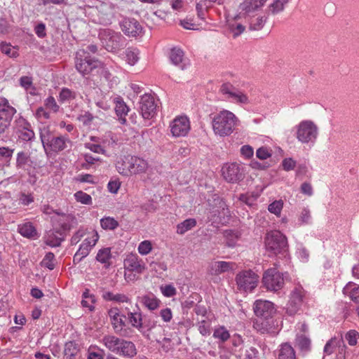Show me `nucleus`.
I'll return each instance as SVG.
<instances>
[{"mask_svg": "<svg viewBox=\"0 0 359 359\" xmlns=\"http://www.w3.org/2000/svg\"><path fill=\"white\" fill-rule=\"evenodd\" d=\"M240 121L231 111L223 109L212 117V128L215 135L224 137L231 135Z\"/></svg>", "mask_w": 359, "mask_h": 359, "instance_id": "obj_1", "label": "nucleus"}, {"mask_svg": "<svg viewBox=\"0 0 359 359\" xmlns=\"http://www.w3.org/2000/svg\"><path fill=\"white\" fill-rule=\"evenodd\" d=\"M100 342L111 352L123 357L132 358L136 355L135 344L112 334L102 337Z\"/></svg>", "mask_w": 359, "mask_h": 359, "instance_id": "obj_2", "label": "nucleus"}, {"mask_svg": "<svg viewBox=\"0 0 359 359\" xmlns=\"http://www.w3.org/2000/svg\"><path fill=\"white\" fill-rule=\"evenodd\" d=\"M254 311L257 316L263 318L261 322L257 320L255 323V328L262 333L267 332L269 329L263 325L269 323L267 320L276 311L273 304L266 300H257L254 304Z\"/></svg>", "mask_w": 359, "mask_h": 359, "instance_id": "obj_3", "label": "nucleus"}, {"mask_svg": "<svg viewBox=\"0 0 359 359\" xmlns=\"http://www.w3.org/2000/svg\"><path fill=\"white\" fill-rule=\"evenodd\" d=\"M102 62L89 55L88 51L79 50L76 53L75 67L83 76L90 74L95 69L100 67Z\"/></svg>", "mask_w": 359, "mask_h": 359, "instance_id": "obj_4", "label": "nucleus"}, {"mask_svg": "<svg viewBox=\"0 0 359 359\" xmlns=\"http://www.w3.org/2000/svg\"><path fill=\"white\" fill-rule=\"evenodd\" d=\"M99 37L104 48L110 52H116L126 46V39L121 34L111 29L100 31Z\"/></svg>", "mask_w": 359, "mask_h": 359, "instance_id": "obj_5", "label": "nucleus"}, {"mask_svg": "<svg viewBox=\"0 0 359 359\" xmlns=\"http://www.w3.org/2000/svg\"><path fill=\"white\" fill-rule=\"evenodd\" d=\"M265 245L267 251L274 255L284 253L287 250V238L279 231L269 232L265 238Z\"/></svg>", "mask_w": 359, "mask_h": 359, "instance_id": "obj_6", "label": "nucleus"}, {"mask_svg": "<svg viewBox=\"0 0 359 359\" xmlns=\"http://www.w3.org/2000/svg\"><path fill=\"white\" fill-rule=\"evenodd\" d=\"M318 134V128L311 121H302L297 126L296 137L303 144L313 143Z\"/></svg>", "mask_w": 359, "mask_h": 359, "instance_id": "obj_7", "label": "nucleus"}, {"mask_svg": "<svg viewBox=\"0 0 359 359\" xmlns=\"http://www.w3.org/2000/svg\"><path fill=\"white\" fill-rule=\"evenodd\" d=\"M99 238L100 236L97 231L91 230L88 231L87 236L85 237L73 257L74 263L78 264L81 262L83 258L86 257L96 245Z\"/></svg>", "mask_w": 359, "mask_h": 359, "instance_id": "obj_8", "label": "nucleus"}, {"mask_svg": "<svg viewBox=\"0 0 359 359\" xmlns=\"http://www.w3.org/2000/svg\"><path fill=\"white\" fill-rule=\"evenodd\" d=\"M262 283L268 290L277 292L284 285L283 274L276 268L269 269L264 272Z\"/></svg>", "mask_w": 359, "mask_h": 359, "instance_id": "obj_9", "label": "nucleus"}, {"mask_svg": "<svg viewBox=\"0 0 359 359\" xmlns=\"http://www.w3.org/2000/svg\"><path fill=\"white\" fill-rule=\"evenodd\" d=\"M219 92L226 99L233 103L238 104H248L250 103L248 96L243 91L236 88L230 83H223L220 86Z\"/></svg>", "mask_w": 359, "mask_h": 359, "instance_id": "obj_10", "label": "nucleus"}, {"mask_svg": "<svg viewBox=\"0 0 359 359\" xmlns=\"http://www.w3.org/2000/svg\"><path fill=\"white\" fill-rule=\"evenodd\" d=\"M259 276L252 270L243 271L236 277V282L239 290L252 291L257 285Z\"/></svg>", "mask_w": 359, "mask_h": 359, "instance_id": "obj_11", "label": "nucleus"}, {"mask_svg": "<svg viewBox=\"0 0 359 359\" xmlns=\"http://www.w3.org/2000/svg\"><path fill=\"white\" fill-rule=\"evenodd\" d=\"M169 129L173 137H186L191 130L190 121L186 116H176L170 122Z\"/></svg>", "mask_w": 359, "mask_h": 359, "instance_id": "obj_12", "label": "nucleus"}, {"mask_svg": "<svg viewBox=\"0 0 359 359\" xmlns=\"http://www.w3.org/2000/svg\"><path fill=\"white\" fill-rule=\"evenodd\" d=\"M304 297L305 291L302 286H296L292 290L286 306V312L288 315L294 316L301 310Z\"/></svg>", "mask_w": 359, "mask_h": 359, "instance_id": "obj_13", "label": "nucleus"}, {"mask_svg": "<svg viewBox=\"0 0 359 359\" xmlns=\"http://www.w3.org/2000/svg\"><path fill=\"white\" fill-rule=\"evenodd\" d=\"M222 174L227 182L236 183L244 178V169L241 164L236 162L225 163L222 168Z\"/></svg>", "mask_w": 359, "mask_h": 359, "instance_id": "obj_14", "label": "nucleus"}, {"mask_svg": "<svg viewBox=\"0 0 359 359\" xmlns=\"http://www.w3.org/2000/svg\"><path fill=\"white\" fill-rule=\"evenodd\" d=\"M123 266L125 269L124 277L126 280H128L130 276V275L128 276H127L126 271L141 274L146 270V264L135 253H130L126 255L123 260Z\"/></svg>", "mask_w": 359, "mask_h": 359, "instance_id": "obj_15", "label": "nucleus"}, {"mask_svg": "<svg viewBox=\"0 0 359 359\" xmlns=\"http://www.w3.org/2000/svg\"><path fill=\"white\" fill-rule=\"evenodd\" d=\"M157 104L154 95L149 93L144 94L139 102V110L144 119L153 118L156 114Z\"/></svg>", "mask_w": 359, "mask_h": 359, "instance_id": "obj_16", "label": "nucleus"}, {"mask_svg": "<svg viewBox=\"0 0 359 359\" xmlns=\"http://www.w3.org/2000/svg\"><path fill=\"white\" fill-rule=\"evenodd\" d=\"M16 109L5 98H0V134L8 127Z\"/></svg>", "mask_w": 359, "mask_h": 359, "instance_id": "obj_17", "label": "nucleus"}, {"mask_svg": "<svg viewBox=\"0 0 359 359\" xmlns=\"http://www.w3.org/2000/svg\"><path fill=\"white\" fill-rule=\"evenodd\" d=\"M15 128L18 137L23 141H31L35 137L31 124L22 116L15 121Z\"/></svg>", "mask_w": 359, "mask_h": 359, "instance_id": "obj_18", "label": "nucleus"}, {"mask_svg": "<svg viewBox=\"0 0 359 359\" xmlns=\"http://www.w3.org/2000/svg\"><path fill=\"white\" fill-rule=\"evenodd\" d=\"M122 32L128 36L136 37L142 33V27L134 18H125L120 22Z\"/></svg>", "mask_w": 359, "mask_h": 359, "instance_id": "obj_19", "label": "nucleus"}, {"mask_svg": "<svg viewBox=\"0 0 359 359\" xmlns=\"http://www.w3.org/2000/svg\"><path fill=\"white\" fill-rule=\"evenodd\" d=\"M267 0H244L239 5V9L245 15L250 16L251 14L259 11L265 5Z\"/></svg>", "mask_w": 359, "mask_h": 359, "instance_id": "obj_20", "label": "nucleus"}, {"mask_svg": "<svg viewBox=\"0 0 359 359\" xmlns=\"http://www.w3.org/2000/svg\"><path fill=\"white\" fill-rule=\"evenodd\" d=\"M108 316L115 332H120L125 325V316L121 315L119 309L116 307L110 309L108 311Z\"/></svg>", "mask_w": 359, "mask_h": 359, "instance_id": "obj_21", "label": "nucleus"}, {"mask_svg": "<svg viewBox=\"0 0 359 359\" xmlns=\"http://www.w3.org/2000/svg\"><path fill=\"white\" fill-rule=\"evenodd\" d=\"M130 176L146 172L149 167L147 161L142 158L131 156Z\"/></svg>", "mask_w": 359, "mask_h": 359, "instance_id": "obj_22", "label": "nucleus"}, {"mask_svg": "<svg viewBox=\"0 0 359 359\" xmlns=\"http://www.w3.org/2000/svg\"><path fill=\"white\" fill-rule=\"evenodd\" d=\"M236 264L234 262L218 261L214 262L211 266L212 273L214 274H220L236 269Z\"/></svg>", "mask_w": 359, "mask_h": 359, "instance_id": "obj_23", "label": "nucleus"}, {"mask_svg": "<svg viewBox=\"0 0 359 359\" xmlns=\"http://www.w3.org/2000/svg\"><path fill=\"white\" fill-rule=\"evenodd\" d=\"M127 315L128 321L131 326L144 334V327L142 323L141 312L140 311L134 312L128 311Z\"/></svg>", "mask_w": 359, "mask_h": 359, "instance_id": "obj_24", "label": "nucleus"}, {"mask_svg": "<svg viewBox=\"0 0 359 359\" xmlns=\"http://www.w3.org/2000/svg\"><path fill=\"white\" fill-rule=\"evenodd\" d=\"M344 295L348 297L353 302L359 304V285L353 283H348L343 289Z\"/></svg>", "mask_w": 359, "mask_h": 359, "instance_id": "obj_25", "label": "nucleus"}, {"mask_svg": "<svg viewBox=\"0 0 359 359\" xmlns=\"http://www.w3.org/2000/svg\"><path fill=\"white\" fill-rule=\"evenodd\" d=\"M169 58L172 64L178 66L182 69L185 67L184 63V52L178 48H173L170 50Z\"/></svg>", "mask_w": 359, "mask_h": 359, "instance_id": "obj_26", "label": "nucleus"}, {"mask_svg": "<svg viewBox=\"0 0 359 359\" xmlns=\"http://www.w3.org/2000/svg\"><path fill=\"white\" fill-rule=\"evenodd\" d=\"M67 143H70V140L68 137L65 136H60L57 137H53L50 140L48 145L50 146L52 151L58 152L67 148Z\"/></svg>", "mask_w": 359, "mask_h": 359, "instance_id": "obj_27", "label": "nucleus"}, {"mask_svg": "<svg viewBox=\"0 0 359 359\" xmlns=\"http://www.w3.org/2000/svg\"><path fill=\"white\" fill-rule=\"evenodd\" d=\"M140 302L151 311L157 309L161 304V301L153 294H149L142 297Z\"/></svg>", "mask_w": 359, "mask_h": 359, "instance_id": "obj_28", "label": "nucleus"}, {"mask_svg": "<svg viewBox=\"0 0 359 359\" xmlns=\"http://www.w3.org/2000/svg\"><path fill=\"white\" fill-rule=\"evenodd\" d=\"M131 163V156H124L116 163V168L119 174L123 176H130V166Z\"/></svg>", "mask_w": 359, "mask_h": 359, "instance_id": "obj_29", "label": "nucleus"}, {"mask_svg": "<svg viewBox=\"0 0 359 359\" xmlns=\"http://www.w3.org/2000/svg\"><path fill=\"white\" fill-rule=\"evenodd\" d=\"M241 18V15H236L233 20L229 21L228 23V26L230 32L232 33L233 36L236 38L240 36L243 32L245 30V27L241 23L238 22L237 20Z\"/></svg>", "mask_w": 359, "mask_h": 359, "instance_id": "obj_30", "label": "nucleus"}, {"mask_svg": "<svg viewBox=\"0 0 359 359\" xmlns=\"http://www.w3.org/2000/svg\"><path fill=\"white\" fill-rule=\"evenodd\" d=\"M278 359H295V352L288 343L282 344L278 350Z\"/></svg>", "mask_w": 359, "mask_h": 359, "instance_id": "obj_31", "label": "nucleus"}, {"mask_svg": "<svg viewBox=\"0 0 359 359\" xmlns=\"http://www.w3.org/2000/svg\"><path fill=\"white\" fill-rule=\"evenodd\" d=\"M115 111L119 117V121L121 123H125L126 121L125 117L129 111V108L123 101L118 100L116 102Z\"/></svg>", "mask_w": 359, "mask_h": 359, "instance_id": "obj_32", "label": "nucleus"}, {"mask_svg": "<svg viewBox=\"0 0 359 359\" xmlns=\"http://www.w3.org/2000/svg\"><path fill=\"white\" fill-rule=\"evenodd\" d=\"M196 220L194 218L187 219L177 225V233L180 235L184 234L187 231L196 226Z\"/></svg>", "mask_w": 359, "mask_h": 359, "instance_id": "obj_33", "label": "nucleus"}, {"mask_svg": "<svg viewBox=\"0 0 359 359\" xmlns=\"http://www.w3.org/2000/svg\"><path fill=\"white\" fill-rule=\"evenodd\" d=\"M111 258V249L104 248L98 250L96 255L97 262L105 264L107 266L110 265V259Z\"/></svg>", "mask_w": 359, "mask_h": 359, "instance_id": "obj_34", "label": "nucleus"}, {"mask_svg": "<svg viewBox=\"0 0 359 359\" xmlns=\"http://www.w3.org/2000/svg\"><path fill=\"white\" fill-rule=\"evenodd\" d=\"M18 231L22 236L27 238H34L36 235V229L29 222L19 225Z\"/></svg>", "mask_w": 359, "mask_h": 359, "instance_id": "obj_35", "label": "nucleus"}, {"mask_svg": "<svg viewBox=\"0 0 359 359\" xmlns=\"http://www.w3.org/2000/svg\"><path fill=\"white\" fill-rule=\"evenodd\" d=\"M290 0H273V2L269 5L267 12L273 15H276L284 10L285 6Z\"/></svg>", "mask_w": 359, "mask_h": 359, "instance_id": "obj_36", "label": "nucleus"}, {"mask_svg": "<svg viewBox=\"0 0 359 359\" xmlns=\"http://www.w3.org/2000/svg\"><path fill=\"white\" fill-rule=\"evenodd\" d=\"M83 300L81 301V304L83 307L88 308L90 311H93L95 309L94 304L95 303V297L90 294L88 290H86V291L83 293Z\"/></svg>", "mask_w": 359, "mask_h": 359, "instance_id": "obj_37", "label": "nucleus"}, {"mask_svg": "<svg viewBox=\"0 0 359 359\" xmlns=\"http://www.w3.org/2000/svg\"><path fill=\"white\" fill-rule=\"evenodd\" d=\"M100 225L104 230H114L118 226V222L113 217H105L100 219Z\"/></svg>", "mask_w": 359, "mask_h": 359, "instance_id": "obj_38", "label": "nucleus"}, {"mask_svg": "<svg viewBox=\"0 0 359 359\" xmlns=\"http://www.w3.org/2000/svg\"><path fill=\"white\" fill-rule=\"evenodd\" d=\"M267 18L264 16H259L255 19L251 20L249 23V28L250 30L258 31L262 29L266 22Z\"/></svg>", "mask_w": 359, "mask_h": 359, "instance_id": "obj_39", "label": "nucleus"}, {"mask_svg": "<svg viewBox=\"0 0 359 359\" xmlns=\"http://www.w3.org/2000/svg\"><path fill=\"white\" fill-rule=\"evenodd\" d=\"M213 337L219 339L222 342H224L229 339L230 334L224 326H220L215 329Z\"/></svg>", "mask_w": 359, "mask_h": 359, "instance_id": "obj_40", "label": "nucleus"}, {"mask_svg": "<svg viewBox=\"0 0 359 359\" xmlns=\"http://www.w3.org/2000/svg\"><path fill=\"white\" fill-rule=\"evenodd\" d=\"M76 97L75 92L69 88H64L61 90L59 95V100L61 102H69Z\"/></svg>", "mask_w": 359, "mask_h": 359, "instance_id": "obj_41", "label": "nucleus"}, {"mask_svg": "<svg viewBox=\"0 0 359 359\" xmlns=\"http://www.w3.org/2000/svg\"><path fill=\"white\" fill-rule=\"evenodd\" d=\"M78 353L76 345L73 341L67 342L65 345V356L66 359H72Z\"/></svg>", "mask_w": 359, "mask_h": 359, "instance_id": "obj_42", "label": "nucleus"}, {"mask_svg": "<svg viewBox=\"0 0 359 359\" xmlns=\"http://www.w3.org/2000/svg\"><path fill=\"white\" fill-rule=\"evenodd\" d=\"M126 58L129 65H134L139 60V51L136 49L128 48L126 50Z\"/></svg>", "mask_w": 359, "mask_h": 359, "instance_id": "obj_43", "label": "nucleus"}, {"mask_svg": "<svg viewBox=\"0 0 359 359\" xmlns=\"http://www.w3.org/2000/svg\"><path fill=\"white\" fill-rule=\"evenodd\" d=\"M224 236L226 238V245L230 248L235 247L238 240V235L237 233L231 230H227L224 232Z\"/></svg>", "mask_w": 359, "mask_h": 359, "instance_id": "obj_44", "label": "nucleus"}, {"mask_svg": "<svg viewBox=\"0 0 359 359\" xmlns=\"http://www.w3.org/2000/svg\"><path fill=\"white\" fill-rule=\"evenodd\" d=\"M74 198L77 202L82 204L90 205L92 203L91 196L82 191H76L74 194Z\"/></svg>", "mask_w": 359, "mask_h": 359, "instance_id": "obj_45", "label": "nucleus"}, {"mask_svg": "<svg viewBox=\"0 0 359 359\" xmlns=\"http://www.w3.org/2000/svg\"><path fill=\"white\" fill-rule=\"evenodd\" d=\"M283 208V202L282 200H277L269 205L268 210L276 216H280Z\"/></svg>", "mask_w": 359, "mask_h": 359, "instance_id": "obj_46", "label": "nucleus"}, {"mask_svg": "<svg viewBox=\"0 0 359 359\" xmlns=\"http://www.w3.org/2000/svg\"><path fill=\"white\" fill-rule=\"evenodd\" d=\"M62 239L56 236L53 232H50L45 237V243L50 247H57L60 245Z\"/></svg>", "mask_w": 359, "mask_h": 359, "instance_id": "obj_47", "label": "nucleus"}, {"mask_svg": "<svg viewBox=\"0 0 359 359\" xmlns=\"http://www.w3.org/2000/svg\"><path fill=\"white\" fill-rule=\"evenodd\" d=\"M29 156L24 151L19 152L17 155L16 166L18 168L25 169L29 162Z\"/></svg>", "mask_w": 359, "mask_h": 359, "instance_id": "obj_48", "label": "nucleus"}, {"mask_svg": "<svg viewBox=\"0 0 359 359\" xmlns=\"http://www.w3.org/2000/svg\"><path fill=\"white\" fill-rule=\"evenodd\" d=\"M138 252L142 255H147L152 250V245L150 241H144L140 243L137 247Z\"/></svg>", "mask_w": 359, "mask_h": 359, "instance_id": "obj_49", "label": "nucleus"}, {"mask_svg": "<svg viewBox=\"0 0 359 359\" xmlns=\"http://www.w3.org/2000/svg\"><path fill=\"white\" fill-rule=\"evenodd\" d=\"M311 220V211L308 208H304L299 216L300 225L308 224Z\"/></svg>", "mask_w": 359, "mask_h": 359, "instance_id": "obj_50", "label": "nucleus"}, {"mask_svg": "<svg viewBox=\"0 0 359 359\" xmlns=\"http://www.w3.org/2000/svg\"><path fill=\"white\" fill-rule=\"evenodd\" d=\"M297 343L302 351H307L310 349L311 340L304 335L299 336L297 338Z\"/></svg>", "mask_w": 359, "mask_h": 359, "instance_id": "obj_51", "label": "nucleus"}, {"mask_svg": "<svg viewBox=\"0 0 359 359\" xmlns=\"http://www.w3.org/2000/svg\"><path fill=\"white\" fill-rule=\"evenodd\" d=\"M42 265L45 267H47L50 270H53L55 268V256L53 253L48 252L44 258L42 260Z\"/></svg>", "mask_w": 359, "mask_h": 359, "instance_id": "obj_52", "label": "nucleus"}, {"mask_svg": "<svg viewBox=\"0 0 359 359\" xmlns=\"http://www.w3.org/2000/svg\"><path fill=\"white\" fill-rule=\"evenodd\" d=\"M359 339V333L356 330H349L345 334V339L347 341L350 346H355L357 344L358 339Z\"/></svg>", "mask_w": 359, "mask_h": 359, "instance_id": "obj_53", "label": "nucleus"}, {"mask_svg": "<svg viewBox=\"0 0 359 359\" xmlns=\"http://www.w3.org/2000/svg\"><path fill=\"white\" fill-rule=\"evenodd\" d=\"M198 330L203 336H208L210 334V323L205 320H202L197 324Z\"/></svg>", "mask_w": 359, "mask_h": 359, "instance_id": "obj_54", "label": "nucleus"}, {"mask_svg": "<svg viewBox=\"0 0 359 359\" xmlns=\"http://www.w3.org/2000/svg\"><path fill=\"white\" fill-rule=\"evenodd\" d=\"M44 105L46 109H48L54 113L57 112L60 109L59 105L57 104L55 99L53 96H49L44 100Z\"/></svg>", "mask_w": 359, "mask_h": 359, "instance_id": "obj_55", "label": "nucleus"}, {"mask_svg": "<svg viewBox=\"0 0 359 359\" xmlns=\"http://www.w3.org/2000/svg\"><path fill=\"white\" fill-rule=\"evenodd\" d=\"M1 50L3 53L8 55L11 57H15L18 55L17 49L7 43H1Z\"/></svg>", "mask_w": 359, "mask_h": 359, "instance_id": "obj_56", "label": "nucleus"}, {"mask_svg": "<svg viewBox=\"0 0 359 359\" xmlns=\"http://www.w3.org/2000/svg\"><path fill=\"white\" fill-rule=\"evenodd\" d=\"M271 150L266 147H262L256 151V156L260 160H266L271 157Z\"/></svg>", "mask_w": 359, "mask_h": 359, "instance_id": "obj_57", "label": "nucleus"}, {"mask_svg": "<svg viewBox=\"0 0 359 359\" xmlns=\"http://www.w3.org/2000/svg\"><path fill=\"white\" fill-rule=\"evenodd\" d=\"M73 219V217L70 215H62L60 219L61 227L63 231H68L71 229L70 222Z\"/></svg>", "mask_w": 359, "mask_h": 359, "instance_id": "obj_58", "label": "nucleus"}, {"mask_svg": "<svg viewBox=\"0 0 359 359\" xmlns=\"http://www.w3.org/2000/svg\"><path fill=\"white\" fill-rule=\"evenodd\" d=\"M35 116L39 121L49 119L50 117V113L43 107H40L36 109L35 112Z\"/></svg>", "mask_w": 359, "mask_h": 359, "instance_id": "obj_59", "label": "nucleus"}, {"mask_svg": "<svg viewBox=\"0 0 359 359\" xmlns=\"http://www.w3.org/2000/svg\"><path fill=\"white\" fill-rule=\"evenodd\" d=\"M88 231L85 229H79L72 237L71 238V244L76 245L82 238L84 236H87Z\"/></svg>", "mask_w": 359, "mask_h": 359, "instance_id": "obj_60", "label": "nucleus"}, {"mask_svg": "<svg viewBox=\"0 0 359 359\" xmlns=\"http://www.w3.org/2000/svg\"><path fill=\"white\" fill-rule=\"evenodd\" d=\"M120 187L121 182L118 179H111L107 184L108 190L111 194H116Z\"/></svg>", "mask_w": 359, "mask_h": 359, "instance_id": "obj_61", "label": "nucleus"}, {"mask_svg": "<svg viewBox=\"0 0 359 359\" xmlns=\"http://www.w3.org/2000/svg\"><path fill=\"white\" fill-rule=\"evenodd\" d=\"M337 339L335 338H332L326 343V344L324 347V353H326L327 355L332 354L334 352V348L337 346Z\"/></svg>", "mask_w": 359, "mask_h": 359, "instance_id": "obj_62", "label": "nucleus"}, {"mask_svg": "<svg viewBox=\"0 0 359 359\" xmlns=\"http://www.w3.org/2000/svg\"><path fill=\"white\" fill-rule=\"evenodd\" d=\"M163 294L167 297H171L176 294V289L172 285H166L161 287Z\"/></svg>", "mask_w": 359, "mask_h": 359, "instance_id": "obj_63", "label": "nucleus"}, {"mask_svg": "<svg viewBox=\"0 0 359 359\" xmlns=\"http://www.w3.org/2000/svg\"><path fill=\"white\" fill-rule=\"evenodd\" d=\"M282 165L285 171L292 170L296 165V161L291 158H287L283 161Z\"/></svg>", "mask_w": 359, "mask_h": 359, "instance_id": "obj_64", "label": "nucleus"}]
</instances>
